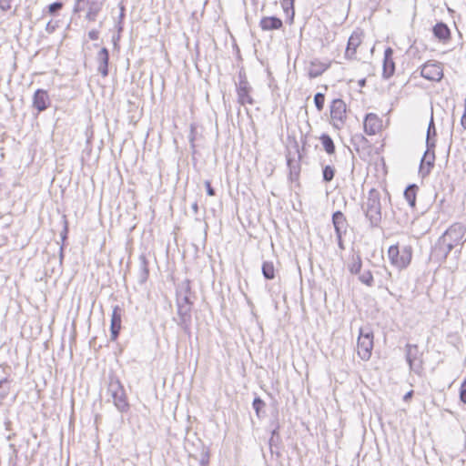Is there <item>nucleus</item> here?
Instances as JSON below:
<instances>
[{"mask_svg": "<svg viewBox=\"0 0 466 466\" xmlns=\"http://www.w3.org/2000/svg\"><path fill=\"white\" fill-rule=\"evenodd\" d=\"M261 269L266 279H273L275 278V268L272 262H263Z\"/></svg>", "mask_w": 466, "mask_h": 466, "instance_id": "nucleus-30", "label": "nucleus"}, {"mask_svg": "<svg viewBox=\"0 0 466 466\" xmlns=\"http://www.w3.org/2000/svg\"><path fill=\"white\" fill-rule=\"evenodd\" d=\"M460 399L461 400L466 404V379L463 380V382L461 385L460 389Z\"/></svg>", "mask_w": 466, "mask_h": 466, "instance_id": "nucleus-38", "label": "nucleus"}, {"mask_svg": "<svg viewBox=\"0 0 466 466\" xmlns=\"http://www.w3.org/2000/svg\"><path fill=\"white\" fill-rule=\"evenodd\" d=\"M363 127L367 135L373 136L380 130L381 120L376 114L369 113L365 116Z\"/></svg>", "mask_w": 466, "mask_h": 466, "instance_id": "nucleus-13", "label": "nucleus"}, {"mask_svg": "<svg viewBox=\"0 0 466 466\" xmlns=\"http://www.w3.org/2000/svg\"><path fill=\"white\" fill-rule=\"evenodd\" d=\"M191 292L190 282L188 279L184 280L177 289V306L178 305H193L189 299Z\"/></svg>", "mask_w": 466, "mask_h": 466, "instance_id": "nucleus-16", "label": "nucleus"}, {"mask_svg": "<svg viewBox=\"0 0 466 466\" xmlns=\"http://www.w3.org/2000/svg\"><path fill=\"white\" fill-rule=\"evenodd\" d=\"M192 209H193V211H194V213H195V214H197V213H198V202H194V203L192 204Z\"/></svg>", "mask_w": 466, "mask_h": 466, "instance_id": "nucleus-51", "label": "nucleus"}, {"mask_svg": "<svg viewBox=\"0 0 466 466\" xmlns=\"http://www.w3.org/2000/svg\"><path fill=\"white\" fill-rule=\"evenodd\" d=\"M281 5L284 9H287L289 5L293 8L294 0H282Z\"/></svg>", "mask_w": 466, "mask_h": 466, "instance_id": "nucleus-45", "label": "nucleus"}, {"mask_svg": "<svg viewBox=\"0 0 466 466\" xmlns=\"http://www.w3.org/2000/svg\"><path fill=\"white\" fill-rule=\"evenodd\" d=\"M413 396V390H410L408 391L404 396H403V400L404 401H409L411 397Z\"/></svg>", "mask_w": 466, "mask_h": 466, "instance_id": "nucleus-47", "label": "nucleus"}, {"mask_svg": "<svg viewBox=\"0 0 466 466\" xmlns=\"http://www.w3.org/2000/svg\"><path fill=\"white\" fill-rule=\"evenodd\" d=\"M433 35L440 41L447 42L451 39V30L443 22H438L432 28Z\"/></svg>", "mask_w": 466, "mask_h": 466, "instance_id": "nucleus-21", "label": "nucleus"}, {"mask_svg": "<svg viewBox=\"0 0 466 466\" xmlns=\"http://www.w3.org/2000/svg\"><path fill=\"white\" fill-rule=\"evenodd\" d=\"M466 227L461 223L452 224L438 239L432 256L439 260H444L449 253L457 246L462 244Z\"/></svg>", "mask_w": 466, "mask_h": 466, "instance_id": "nucleus-1", "label": "nucleus"}, {"mask_svg": "<svg viewBox=\"0 0 466 466\" xmlns=\"http://www.w3.org/2000/svg\"><path fill=\"white\" fill-rule=\"evenodd\" d=\"M106 0H76L74 12L79 13L86 9V19L94 22L101 12Z\"/></svg>", "mask_w": 466, "mask_h": 466, "instance_id": "nucleus-5", "label": "nucleus"}, {"mask_svg": "<svg viewBox=\"0 0 466 466\" xmlns=\"http://www.w3.org/2000/svg\"><path fill=\"white\" fill-rule=\"evenodd\" d=\"M330 118L332 126L339 130L343 127L347 118V106L345 102L337 98L331 102L330 105Z\"/></svg>", "mask_w": 466, "mask_h": 466, "instance_id": "nucleus-7", "label": "nucleus"}, {"mask_svg": "<svg viewBox=\"0 0 466 466\" xmlns=\"http://www.w3.org/2000/svg\"><path fill=\"white\" fill-rule=\"evenodd\" d=\"M322 147L327 154L333 155L336 152V147L331 137L328 134H322L319 137Z\"/></svg>", "mask_w": 466, "mask_h": 466, "instance_id": "nucleus-29", "label": "nucleus"}, {"mask_svg": "<svg viewBox=\"0 0 466 466\" xmlns=\"http://www.w3.org/2000/svg\"><path fill=\"white\" fill-rule=\"evenodd\" d=\"M63 7V3L56 1L48 5V13L52 15H56Z\"/></svg>", "mask_w": 466, "mask_h": 466, "instance_id": "nucleus-36", "label": "nucleus"}, {"mask_svg": "<svg viewBox=\"0 0 466 466\" xmlns=\"http://www.w3.org/2000/svg\"><path fill=\"white\" fill-rule=\"evenodd\" d=\"M204 184H205V187H206V189H207V194H208V196H210V197L215 196V195H216V191H215V189L212 187L210 181L206 180Z\"/></svg>", "mask_w": 466, "mask_h": 466, "instance_id": "nucleus-40", "label": "nucleus"}, {"mask_svg": "<svg viewBox=\"0 0 466 466\" xmlns=\"http://www.w3.org/2000/svg\"><path fill=\"white\" fill-rule=\"evenodd\" d=\"M419 187L415 184L409 185L404 190V198L410 208H415L416 196Z\"/></svg>", "mask_w": 466, "mask_h": 466, "instance_id": "nucleus-27", "label": "nucleus"}, {"mask_svg": "<svg viewBox=\"0 0 466 466\" xmlns=\"http://www.w3.org/2000/svg\"><path fill=\"white\" fill-rule=\"evenodd\" d=\"M365 83H366V79H364V78L359 81V85L360 86H364Z\"/></svg>", "mask_w": 466, "mask_h": 466, "instance_id": "nucleus-53", "label": "nucleus"}, {"mask_svg": "<svg viewBox=\"0 0 466 466\" xmlns=\"http://www.w3.org/2000/svg\"><path fill=\"white\" fill-rule=\"evenodd\" d=\"M122 310L118 305L113 308L110 324V336L111 340H116L120 333L121 329V317Z\"/></svg>", "mask_w": 466, "mask_h": 466, "instance_id": "nucleus-15", "label": "nucleus"}, {"mask_svg": "<svg viewBox=\"0 0 466 466\" xmlns=\"http://www.w3.org/2000/svg\"><path fill=\"white\" fill-rule=\"evenodd\" d=\"M98 65L97 71L105 77L108 76L109 51L102 47L96 56Z\"/></svg>", "mask_w": 466, "mask_h": 466, "instance_id": "nucleus-18", "label": "nucleus"}, {"mask_svg": "<svg viewBox=\"0 0 466 466\" xmlns=\"http://www.w3.org/2000/svg\"><path fill=\"white\" fill-rule=\"evenodd\" d=\"M360 35L355 32L351 34L348 40L345 56L349 58H353L356 55L357 48L360 45Z\"/></svg>", "mask_w": 466, "mask_h": 466, "instance_id": "nucleus-22", "label": "nucleus"}, {"mask_svg": "<svg viewBox=\"0 0 466 466\" xmlns=\"http://www.w3.org/2000/svg\"><path fill=\"white\" fill-rule=\"evenodd\" d=\"M237 95H238V102L242 105H253L255 103L253 97L251 96L252 86L249 83L245 84H237L236 85Z\"/></svg>", "mask_w": 466, "mask_h": 466, "instance_id": "nucleus-12", "label": "nucleus"}, {"mask_svg": "<svg viewBox=\"0 0 466 466\" xmlns=\"http://www.w3.org/2000/svg\"><path fill=\"white\" fill-rule=\"evenodd\" d=\"M279 441V439H277V437H270V439H269L270 447H272V445L277 443Z\"/></svg>", "mask_w": 466, "mask_h": 466, "instance_id": "nucleus-50", "label": "nucleus"}, {"mask_svg": "<svg viewBox=\"0 0 466 466\" xmlns=\"http://www.w3.org/2000/svg\"><path fill=\"white\" fill-rule=\"evenodd\" d=\"M12 1L13 0H0V9L5 12L10 10Z\"/></svg>", "mask_w": 466, "mask_h": 466, "instance_id": "nucleus-39", "label": "nucleus"}, {"mask_svg": "<svg viewBox=\"0 0 466 466\" xmlns=\"http://www.w3.org/2000/svg\"><path fill=\"white\" fill-rule=\"evenodd\" d=\"M336 170L334 167L326 165L322 167V179L325 183L330 182L335 176Z\"/></svg>", "mask_w": 466, "mask_h": 466, "instance_id": "nucleus-31", "label": "nucleus"}, {"mask_svg": "<svg viewBox=\"0 0 466 466\" xmlns=\"http://www.w3.org/2000/svg\"><path fill=\"white\" fill-rule=\"evenodd\" d=\"M359 275V280L368 286V287H372L374 285V279H373V276H372V273L370 271V270H366L364 272H360Z\"/></svg>", "mask_w": 466, "mask_h": 466, "instance_id": "nucleus-32", "label": "nucleus"}, {"mask_svg": "<svg viewBox=\"0 0 466 466\" xmlns=\"http://www.w3.org/2000/svg\"><path fill=\"white\" fill-rule=\"evenodd\" d=\"M10 381L5 378L0 380V400L5 399L10 391Z\"/></svg>", "mask_w": 466, "mask_h": 466, "instance_id": "nucleus-34", "label": "nucleus"}, {"mask_svg": "<svg viewBox=\"0 0 466 466\" xmlns=\"http://www.w3.org/2000/svg\"><path fill=\"white\" fill-rule=\"evenodd\" d=\"M107 391L118 411L124 413L129 410L126 390L118 379H110Z\"/></svg>", "mask_w": 466, "mask_h": 466, "instance_id": "nucleus-3", "label": "nucleus"}, {"mask_svg": "<svg viewBox=\"0 0 466 466\" xmlns=\"http://www.w3.org/2000/svg\"><path fill=\"white\" fill-rule=\"evenodd\" d=\"M378 273L383 276L385 279H391V272L386 267L381 268Z\"/></svg>", "mask_w": 466, "mask_h": 466, "instance_id": "nucleus-41", "label": "nucleus"}, {"mask_svg": "<svg viewBox=\"0 0 466 466\" xmlns=\"http://www.w3.org/2000/svg\"><path fill=\"white\" fill-rule=\"evenodd\" d=\"M373 350V332L368 328H360L358 338V355L362 360H369Z\"/></svg>", "mask_w": 466, "mask_h": 466, "instance_id": "nucleus-6", "label": "nucleus"}, {"mask_svg": "<svg viewBox=\"0 0 466 466\" xmlns=\"http://www.w3.org/2000/svg\"><path fill=\"white\" fill-rule=\"evenodd\" d=\"M56 28V25L55 24H53L51 21H49L46 25V31L48 33V34H52L55 32Z\"/></svg>", "mask_w": 466, "mask_h": 466, "instance_id": "nucleus-43", "label": "nucleus"}, {"mask_svg": "<svg viewBox=\"0 0 466 466\" xmlns=\"http://www.w3.org/2000/svg\"><path fill=\"white\" fill-rule=\"evenodd\" d=\"M50 105L49 96L47 91L44 89H37L33 96V106L38 111H45Z\"/></svg>", "mask_w": 466, "mask_h": 466, "instance_id": "nucleus-17", "label": "nucleus"}, {"mask_svg": "<svg viewBox=\"0 0 466 466\" xmlns=\"http://www.w3.org/2000/svg\"><path fill=\"white\" fill-rule=\"evenodd\" d=\"M314 104L318 111H322L325 104V95L319 92L314 96Z\"/></svg>", "mask_w": 466, "mask_h": 466, "instance_id": "nucleus-35", "label": "nucleus"}, {"mask_svg": "<svg viewBox=\"0 0 466 466\" xmlns=\"http://www.w3.org/2000/svg\"><path fill=\"white\" fill-rule=\"evenodd\" d=\"M362 260L360 254L352 255L348 263V269L353 275H358L361 271Z\"/></svg>", "mask_w": 466, "mask_h": 466, "instance_id": "nucleus-28", "label": "nucleus"}, {"mask_svg": "<svg viewBox=\"0 0 466 466\" xmlns=\"http://www.w3.org/2000/svg\"><path fill=\"white\" fill-rule=\"evenodd\" d=\"M279 423H276V427L271 431V437H277V439H279Z\"/></svg>", "mask_w": 466, "mask_h": 466, "instance_id": "nucleus-46", "label": "nucleus"}, {"mask_svg": "<svg viewBox=\"0 0 466 466\" xmlns=\"http://www.w3.org/2000/svg\"><path fill=\"white\" fill-rule=\"evenodd\" d=\"M420 353L419 347L415 344L406 345V360L409 363L410 369L416 373L421 370V360H420Z\"/></svg>", "mask_w": 466, "mask_h": 466, "instance_id": "nucleus-8", "label": "nucleus"}, {"mask_svg": "<svg viewBox=\"0 0 466 466\" xmlns=\"http://www.w3.org/2000/svg\"><path fill=\"white\" fill-rule=\"evenodd\" d=\"M435 162V147H427L421 157L419 174L421 177H426L434 167Z\"/></svg>", "mask_w": 466, "mask_h": 466, "instance_id": "nucleus-10", "label": "nucleus"}, {"mask_svg": "<svg viewBox=\"0 0 466 466\" xmlns=\"http://www.w3.org/2000/svg\"><path fill=\"white\" fill-rule=\"evenodd\" d=\"M149 276L148 262L145 255L139 256L138 283L144 284Z\"/></svg>", "mask_w": 466, "mask_h": 466, "instance_id": "nucleus-25", "label": "nucleus"}, {"mask_svg": "<svg viewBox=\"0 0 466 466\" xmlns=\"http://www.w3.org/2000/svg\"><path fill=\"white\" fill-rule=\"evenodd\" d=\"M194 140H195L194 128L192 127L191 128V133H190V136H189V142H190L192 147H195Z\"/></svg>", "mask_w": 466, "mask_h": 466, "instance_id": "nucleus-48", "label": "nucleus"}, {"mask_svg": "<svg viewBox=\"0 0 466 466\" xmlns=\"http://www.w3.org/2000/svg\"><path fill=\"white\" fill-rule=\"evenodd\" d=\"M265 406H266L265 401L260 397H256L253 400L252 407L255 410V412H256V415L258 416V418L262 417L261 412H262L263 409L265 408Z\"/></svg>", "mask_w": 466, "mask_h": 466, "instance_id": "nucleus-33", "label": "nucleus"}, {"mask_svg": "<svg viewBox=\"0 0 466 466\" xmlns=\"http://www.w3.org/2000/svg\"><path fill=\"white\" fill-rule=\"evenodd\" d=\"M259 26L263 31L279 30L282 28L283 22L277 16H264L259 22Z\"/></svg>", "mask_w": 466, "mask_h": 466, "instance_id": "nucleus-20", "label": "nucleus"}, {"mask_svg": "<svg viewBox=\"0 0 466 466\" xmlns=\"http://www.w3.org/2000/svg\"><path fill=\"white\" fill-rule=\"evenodd\" d=\"M337 240H338V246L339 247L340 249H344V244H343V240H342V236H339V237H337Z\"/></svg>", "mask_w": 466, "mask_h": 466, "instance_id": "nucleus-49", "label": "nucleus"}, {"mask_svg": "<svg viewBox=\"0 0 466 466\" xmlns=\"http://www.w3.org/2000/svg\"><path fill=\"white\" fill-rule=\"evenodd\" d=\"M88 36L91 40H96L99 36V31L96 29H93L88 32Z\"/></svg>", "mask_w": 466, "mask_h": 466, "instance_id": "nucleus-44", "label": "nucleus"}, {"mask_svg": "<svg viewBox=\"0 0 466 466\" xmlns=\"http://www.w3.org/2000/svg\"><path fill=\"white\" fill-rule=\"evenodd\" d=\"M361 208L369 220L371 228H377L381 222V204L380 193L376 189H370L366 201Z\"/></svg>", "mask_w": 466, "mask_h": 466, "instance_id": "nucleus-2", "label": "nucleus"}, {"mask_svg": "<svg viewBox=\"0 0 466 466\" xmlns=\"http://www.w3.org/2000/svg\"><path fill=\"white\" fill-rule=\"evenodd\" d=\"M242 82H244L245 84L248 83L247 76H246V73L243 70H240L238 73V84H242Z\"/></svg>", "mask_w": 466, "mask_h": 466, "instance_id": "nucleus-42", "label": "nucleus"}, {"mask_svg": "<svg viewBox=\"0 0 466 466\" xmlns=\"http://www.w3.org/2000/svg\"><path fill=\"white\" fill-rule=\"evenodd\" d=\"M287 165L289 170V178L291 182L297 181L300 173V155L299 154V159L295 160L290 157H287Z\"/></svg>", "mask_w": 466, "mask_h": 466, "instance_id": "nucleus-23", "label": "nucleus"}, {"mask_svg": "<svg viewBox=\"0 0 466 466\" xmlns=\"http://www.w3.org/2000/svg\"><path fill=\"white\" fill-rule=\"evenodd\" d=\"M191 305H178L177 306V316L178 320L177 321V325L183 329L185 333H190L191 327Z\"/></svg>", "mask_w": 466, "mask_h": 466, "instance_id": "nucleus-9", "label": "nucleus"}, {"mask_svg": "<svg viewBox=\"0 0 466 466\" xmlns=\"http://www.w3.org/2000/svg\"><path fill=\"white\" fill-rule=\"evenodd\" d=\"M436 136H437V130L435 127V123L433 119V113L431 112V116L427 128V135H426V147H436Z\"/></svg>", "mask_w": 466, "mask_h": 466, "instance_id": "nucleus-24", "label": "nucleus"}, {"mask_svg": "<svg viewBox=\"0 0 466 466\" xmlns=\"http://www.w3.org/2000/svg\"><path fill=\"white\" fill-rule=\"evenodd\" d=\"M395 73V62L393 61V49L387 47L384 51L382 76L385 79L390 78Z\"/></svg>", "mask_w": 466, "mask_h": 466, "instance_id": "nucleus-14", "label": "nucleus"}, {"mask_svg": "<svg viewBox=\"0 0 466 466\" xmlns=\"http://www.w3.org/2000/svg\"><path fill=\"white\" fill-rule=\"evenodd\" d=\"M63 225H64V228H63L62 232L60 233V237H61L62 241H65L67 238V234H68V222L66 218V216L63 217Z\"/></svg>", "mask_w": 466, "mask_h": 466, "instance_id": "nucleus-37", "label": "nucleus"}, {"mask_svg": "<svg viewBox=\"0 0 466 466\" xmlns=\"http://www.w3.org/2000/svg\"><path fill=\"white\" fill-rule=\"evenodd\" d=\"M332 223L335 228L336 237L343 236L346 234L348 222L341 211H336L333 213Z\"/></svg>", "mask_w": 466, "mask_h": 466, "instance_id": "nucleus-19", "label": "nucleus"}, {"mask_svg": "<svg viewBox=\"0 0 466 466\" xmlns=\"http://www.w3.org/2000/svg\"><path fill=\"white\" fill-rule=\"evenodd\" d=\"M63 257H64V248H63V246H61L60 247V252H59L60 261H62Z\"/></svg>", "mask_w": 466, "mask_h": 466, "instance_id": "nucleus-52", "label": "nucleus"}, {"mask_svg": "<svg viewBox=\"0 0 466 466\" xmlns=\"http://www.w3.org/2000/svg\"><path fill=\"white\" fill-rule=\"evenodd\" d=\"M420 76L431 81H440L443 73L440 64L427 62L421 66Z\"/></svg>", "mask_w": 466, "mask_h": 466, "instance_id": "nucleus-11", "label": "nucleus"}, {"mask_svg": "<svg viewBox=\"0 0 466 466\" xmlns=\"http://www.w3.org/2000/svg\"><path fill=\"white\" fill-rule=\"evenodd\" d=\"M388 256L392 265L400 269L405 268L411 261L412 248L405 246L400 250L397 245H392L388 249Z\"/></svg>", "mask_w": 466, "mask_h": 466, "instance_id": "nucleus-4", "label": "nucleus"}, {"mask_svg": "<svg viewBox=\"0 0 466 466\" xmlns=\"http://www.w3.org/2000/svg\"><path fill=\"white\" fill-rule=\"evenodd\" d=\"M350 141L354 149L358 152L370 147L369 140L362 134H355L352 136Z\"/></svg>", "mask_w": 466, "mask_h": 466, "instance_id": "nucleus-26", "label": "nucleus"}]
</instances>
